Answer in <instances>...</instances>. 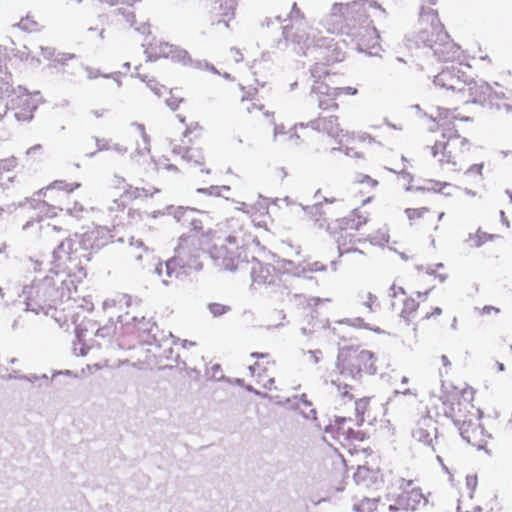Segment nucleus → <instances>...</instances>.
<instances>
[{
    "label": "nucleus",
    "instance_id": "680f3d73",
    "mask_svg": "<svg viewBox=\"0 0 512 512\" xmlns=\"http://www.w3.org/2000/svg\"><path fill=\"white\" fill-rule=\"evenodd\" d=\"M482 169H483V163L473 164L466 170L465 174L469 175V174L475 173L478 175H482Z\"/></svg>",
    "mask_w": 512,
    "mask_h": 512
},
{
    "label": "nucleus",
    "instance_id": "4468645a",
    "mask_svg": "<svg viewBox=\"0 0 512 512\" xmlns=\"http://www.w3.org/2000/svg\"><path fill=\"white\" fill-rule=\"evenodd\" d=\"M412 437L434 448V442L437 440V422L430 415L422 416L412 429Z\"/></svg>",
    "mask_w": 512,
    "mask_h": 512
},
{
    "label": "nucleus",
    "instance_id": "f3484780",
    "mask_svg": "<svg viewBox=\"0 0 512 512\" xmlns=\"http://www.w3.org/2000/svg\"><path fill=\"white\" fill-rule=\"evenodd\" d=\"M310 94L316 96L318 107L323 111H335L339 107L336 102V90H332V87L324 82L316 81L311 87Z\"/></svg>",
    "mask_w": 512,
    "mask_h": 512
},
{
    "label": "nucleus",
    "instance_id": "f704fd0d",
    "mask_svg": "<svg viewBox=\"0 0 512 512\" xmlns=\"http://www.w3.org/2000/svg\"><path fill=\"white\" fill-rule=\"evenodd\" d=\"M184 160L193 165L201 166L204 164L205 158L201 149L189 148L185 152Z\"/></svg>",
    "mask_w": 512,
    "mask_h": 512
},
{
    "label": "nucleus",
    "instance_id": "a18cd8bd",
    "mask_svg": "<svg viewBox=\"0 0 512 512\" xmlns=\"http://www.w3.org/2000/svg\"><path fill=\"white\" fill-rule=\"evenodd\" d=\"M209 311L213 314V316L218 317L230 310L229 306H225L219 303H211L209 304Z\"/></svg>",
    "mask_w": 512,
    "mask_h": 512
},
{
    "label": "nucleus",
    "instance_id": "4d7b16f0",
    "mask_svg": "<svg viewBox=\"0 0 512 512\" xmlns=\"http://www.w3.org/2000/svg\"><path fill=\"white\" fill-rule=\"evenodd\" d=\"M365 306L369 308L370 311H374L373 306L379 307V303L377 301V297L372 293H367V300L364 302Z\"/></svg>",
    "mask_w": 512,
    "mask_h": 512
},
{
    "label": "nucleus",
    "instance_id": "5fc2aeb1",
    "mask_svg": "<svg viewBox=\"0 0 512 512\" xmlns=\"http://www.w3.org/2000/svg\"><path fill=\"white\" fill-rule=\"evenodd\" d=\"M170 94H172V91H170ZM182 101H183V98H179L174 95H170V97L166 99V104L172 110H176Z\"/></svg>",
    "mask_w": 512,
    "mask_h": 512
},
{
    "label": "nucleus",
    "instance_id": "603ef678",
    "mask_svg": "<svg viewBox=\"0 0 512 512\" xmlns=\"http://www.w3.org/2000/svg\"><path fill=\"white\" fill-rule=\"evenodd\" d=\"M358 183H367L371 187H376L378 185V181L372 179L369 175L366 174H358L355 179Z\"/></svg>",
    "mask_w": 512,
    "mask_h": 512
},
{
    "label": "nucleus",
    "instance_id": "a878e982",
    "mask_svg": "<svg viewBox=\"0 0 512 512\" xmlns=\"http://www.w3.org/2000/svg\"><path fill=\"white\" fill-rule=\"evenodd\" d=\"M312 56H314L315 59L319 60V62L314 63L309 70L311 78L314 79V84H316V81L321 82L320 80L322 78L329 75L327 65L330 62H328L326 59L321 58L323 54H320V52H314Z\"/></svg>",
    "mask_w": 512,
    "mask_h": 512
},
{
    "label": "nucleus",
    "instance_id": "bb28decb",
    "mask_svg": "<svg viewBox=\"0 0 512 512\" xmlns=\"http://www.w3.org/2000/svg\"><path fill=\"white\" fill-rule=\"evenodd\" d=\"M287 301L296 307H311L317 306L323 301H329L328 299H321L319 297H307L303 294L287 292Z\"/></svg>",
    "mask_w": 512,
    "mask_h": 512
},
{
    "label": "nucleus",
    "instance_id": "473e14b6",
    "mask_svg": "<svg viewBox=\"0 0 512 512\" xmlns=\"http://www.w3.org/2000/svg\"><path fill=\"white\" fill-rule=\"evenodd\" d=\"M495 237H496V235L488 234L479 229L476 232V234H469L466 242H470L471 243L470 246H472V247H480L487 241L493 240Z\"/></svg>",
    "mask_w": 512,
    "mask_h": 512
},
{
    "label": "nucleus",
    "instance_id": "c756f323",
    "mask_svg": "<svg viewBox=\"0 0 512 512\" xmlns=\"http://www.w3.org/2000/svg\"><path fill=\"white\" fill-rule=\"evenodd\" d=\"M296 408L300 411L302 416L308 420L316 421V410L313 408L312 403L307 399L306 394H302L299 397H296Z\"/></svg>",
    "mask_w": 512,
    "mask_h": 512
},
{
    "label": "nucleus",
    "instance_id": "0e129e2a",
    "mask_svg": "<svg viewBox=\"0 0 512 512\" xmlns=\"http://www.w3.org/2000/svg\"><path fill=\"white\" fill-rule=\"evenodd\" d=\"M41 54L46 59H51L55 55V49L51 47H40Z\"/></svg>",
    "mask_w": 512,
    "mask_h": 512
},
{
    "label": "nucleus",
    "instance_id": "c85d7f7f",
    "mask_svg": "<svg viewBox=\"0 0 512 512\" xmlns=\"http://www.w3.org/2000/svg\"><path fill=\"white\" fill-rule=\"evenodd\" d=\"M25 203H29L31 208L37 210L40 214L44 216H53L56 215V209L61 207H57L54 204H49L46 201L36 199V198H26Z\"/></svg>",
    "mask_w": 512,
    "mask_h": 512
},
{
    "label": "nucleus",
    "instance_id": "dca6fc26",
    "mask_svg": "<svg viewBox=\"0 0 512 512\" xmlns=\"http://www.w3.org/2000/svg\"><path fill=\"white\" fill-rule=\"evenodd\" d=\"M465 91L468 92L470 101L484 105L487 101L492 99H501L504 93H497L493 91L492 87L485 81H471L467 83Z\"/></svg>",
    "mask_w": 512,
    "mask_h": 512
},
{
    "label": "nucleus",
    "instance_id": "4c0bfd02",
    "mask_svg": "<svg viewBox=\"0 0 512 512\" xmlns=\"http://www.w3.org/2000/svg\"><path fill=\"white\" fill-rule=\"evenodd\" d=\"M378 500L373 498H363L359 503L354 504V510L357 512H375Z\"/></svg>",
    "mask_w": 512,
    "mask_h": 512
},
{
    "label": "nucleus",
    "instance_id": "e433bc0d",
    "mask_svg": "<svg viewBox=\"0 0 512 512\" xmlns=\"http://www.w3.org/2000/svg\"><path fill=\"white\" fill-rule=\"evenodd\" d=\"M137 130L139 131L141 137H142V140H143V147H140L138 146L136 148V151L139 155H145L146 153H149L150 152V137L148 136V134L145 132V127L143 124H140V123H134L133 124Z\"/></svg>",
    "mask_w": 512,
    "mask_h": 512
},
{
    "label": "nucleus",
    "instance_id": "423d86ee",
    "mask_svg": "<svg viewBox=\"0 0 512 512\" xmlns=\"http://www.w3.org/2000/svg\"><path fill=\"white\" fill-rule=\"evenodd\" d=\"M230 233L223 242L210 244L206 249L215 265L222 270L235 271L241 263V250L249 243L251 235L237 218L227 221Z\"/></svg>",
    "mask_w": 512,
    "mask_h": 512
},
{
    "label": "nucleus",
    "instance_id": "0eeeda50",
    "mask_svg": "<svg viewBox=\"0 0 512 512\" xmlns=\"http://www.w3.org/2000/svg\"><path fill=\"white\" fill-rule=\"evenodd\" d=\"M282 29L284 40L294 46L293 49L297 54L308 56L314 52H320L323 54L321 58L328 62L343 60L344 54L336 44H333L332 38L319 37L315 39V35H313L312 39L309 33L295 24L285 25Z\"/></svg>",
    "mask_w": 512,
    "mask_h": 512
},
{
    "label": "nucleus",
    "instance_id": "412c9836",
    "mask_svg": "<svg viewBox=\"0 0 512 512\" xmlns=\"http://www.w3.org/2000/svg\"><path fill=\"white\" fill-rule=\"evenodd\" d=\"M426 500L424 495L422 494L420 489L413 488L410 491L402 492L395 504H391L390 506H394L397 510H403L406 512L415 510L421 503L425 504Z\"/></svg>",
    "mask_w": 512,
    "mask_h": 512
},
{
    "label": "nucleus",
    "instance_id": "2f4dec72",
    "mask_svg": "<svg viewBox=\"0 0 512 512\" xmlns=\"http://www.w3.org/2000/svg\"><path fill=\"white\" fill-rule=\"evenodd\" d=\"M418 307L419 303L414 298L405 299L403 302V308L400 313L401 318H403L406 323L409 324L411 322V318L418 310Z\"/></svg>",
    "mask_w": 512,
    "mask_h": 512
},
{
    "label": "nucleus",
    "instance_id": "09e8293b",
    "mask_svg": "<svg viewBox=\"0 0 512 512\" xmlns=\"http://www.w3.org/2000/svg\"><path fill=\"white\" fill-rule=\"evenodd\" d=\"M288 18L292 22H298L303 19V14L301 13L296 3H293Z\"/></svg>",
    "mask_w": 512,
    "mask_h": 512
},
{
    "label": "nucleus",
    "instance_id": "5701e85b",
    "mask_svg": "<svg viewBox=\"0 0 512 512\" xmlns=\"http://www.w3.org/2000/svg\"><path fill=\"white\" fill-rule=\"evenodd\" d=\"M367 221L368 217L366 215H363L358 209H353L348 217L339 220V228L344 231L349 229L359 230Z\"/></svg>",
    "mask_w": 512,
    "mask_h": 512
},
{
    "label": "nucleus",
    "instance_id": "9d476101",
    "mask_svg": "<svg viewBox=\"0 0 512 512\" xmlns=\"http://www.w3.org/2000/svg\"><path fill=\"white\" fill-rule=\"evenodd\" d=\"M119 321L126 326L127 333L133 334L139 342L147 345H160L156 332L158 327L152 318L133 315L129 317V312L125 316H120Z\"/></svg>",
    "mask_w": 512,
    "mask_h": 512
},
{
    "label": "nucleus",
    "instance_id": "c9c22d12",
    "mask_svg": "<svg viewBox=\"0 0 512 512\" xmlns=\"http://www.w3.org/2000/svg\"><path fill=\"white\" fill-rule=\"evenodd\" d=\"M81 324H83V327H85V326L88 327L89 335L93 334V335H95L97 337L105 338V337L110 336L113 333V329L110 326H104V327L96 328L95 329V326H96L95 323H93L90 320L83 321Z\"/></svg>",
    "mask_w": 512,
    "mask_h": 512
},
{
    "label": "nucleus",
    "instance_id": "338daca9",
    "mask_svg": "<svg viewBox=\"0 0 512 512\" xmlns=\"http://www.w3.org/2000/svg\"><path fill=\"white\" fill-rule=\"evenodd\" d=\"M201 129L202 128H201V126L198 123H192L190 126H188L185 129L183 135H184V137H187L188 135H190L194 131H200Z\"/></svg>",
    "mask_w": 512,
    "mask_h": 512
},
{
    "label": "nucleus",
    "instance_id": "20e7f679",
    "mask_svg": "<svg viewBox=\"0 0 512 512\" xmlns=\"http://www.w3.org/2000/svg\"><path fill=\"white\" fill-rule=\"evenodd\" d=\"M419 20L422 28L417 34V41L429 47L438 61H455L460 58V46L450 39L434 9L422 7Z\"/></svg>",
    "mask_w": 512,
    "mask_h": 512
},
{
    "label": "nucleus",
    "instance_id": "7c9ffc66",
    "mask_svg": "<svg viewBox=\"0 0 512 512\" xmlns=\"http://www.w3.org/2000/svg\"><path fill=\"white\" fill-rule=\"evenodd\" d=\"M78 187H80L79 183H67L66 181H63V180H57V181H54L52 184H50L47 188L39 190L36 194L38 196H40L42 194L44 196H46L47 192L54 190V189H57L59 191H66V192L70 193V192H73Z\"/></svg>",
    "mask_w": 512,
    "mask_h": 512
},
{
    "label": "nucleus",
    "instance_id": "6e6552de",
    "mask_svg": "<svg viewBox=\"0 0 512 512\" xmlns=\"http://www.w3.org/2000/svg\"><path fill=\"white\" fill-rule=\"evenodd\" d=\"M375 363L376 357L371 351L345 346L339 350L335 366L342 377L359 383L364 374L377 373Z\"/></svg>",
    "mask_w": 512,
    "mask_h": 512
},
{
    "label": "nucleus",
    "instance_id": "49530a36",
    "mask_svg": "<svg viewBox=\"0 0 512 512\" xmlns=\"http://www.w3.org/2000/svg\"><path fill=\"white\" fill-rule=\"evenodd\" d=\"M426 212H428V209L425 207L418 209L407 208L405 210V213L410 220L421 218Z\"/></svg>",
    "mask_w": 512,
    "mask_h": 512
},
{
    "label": "nucleus",
    "instance_id": "c03bdc74",
    "mask_svg": "<svg viewBox=\"0 0 512 512\" xmlns=\"http://www.w3.org/2000/svg\"><path fill=\"white\" fill-rule=\"evenodd\" d=\"M97 149L94 152L87 153L86 156L93 157L97 152L104 151V150H110L111 144L110 140L105 138H95Z\"/></svg>",
    "mask_w": 512,
    "mask_h": 512
},
{
    "label": "nucleus",
    "instance_id": "de8ad7c7",
    "mask_svg": "<svg viewBox=\"0 0 512 512\" xmlns=\"http://www.w3.org/2000/svg\"><path fill=\"white\" fill-rule=\"evenodd\" d=\"M427 184L428 186L424 187L423 189L434 192H441L444 187L449 185L448 183L434 180H429Z\"/></svg>",
    "mask_w": 512,
    "mask_h": 512
},
{
    "label": "nucleus",
    "instance_id": "a211bd4d",
    "mask_svg": "<svg viewBox=\"0 0 512 512\" xmlns=\"http://www.w3.org/2000/svg\"><path fill=\"white\" fill-rule=\"evenodd\" d=\"M250 275L253 286L272 285L277 279L274 266L264 264L255 258L251 261Z\"/></svg>",
    "mask_w": 512,
    "mask_h": 512
},
{
    "label": "nucleus",
    "instance_id": "e2e57ef3",
    "mask_svg": "<svg viewBox=\"0 0 512 512\" xmlns=\"http://www.w3.org/2000/svg\"><path fill=\"white\" fill-rule=\"evenodd\" d=\"M75 58L74 54L70 53H61L58 54L57 58L55 59L56 62L60 64H65L68 60Z\"/></svg>",
    "mask_w": 512,
    "mask_h": 512
},
{
    "label": "nucleus",
    "instance_id": "6e6d98bb",
    "mask_svg": "<svg viewBox=\"0 0 512 512\" xmlns=\"http://www.w3.org/2000/svg\"><path fill=\"white\" fill-rule=\"evenodd\" d=\"M198 193H203L207 195L219 196L220 195V187L219 186H210L209 188H198L196 190Z\"/></svg>",
    "mask_w": 512,
    "mask_h": 512
},
{
    "label": "nucleus",
    "instance_id": "69168bd1",
    "mask_svg": "<svg viewBox=\"0 0 512 512\" xmlns=\"http://www.w3.org/2000/svg\"><path fill=\"white\" fill-rule=\"evenodd\" d=\"M308 354L310 355V358L313 363L317 364L320 361V357L322 355L321 350H309Z\"/></svg>",
    "mask_w": 512,
    "mask_h": 512
},
{
    "label": "nucleus",
    "instance_id": "393cba45",
    "mask_svg": "<svg viewBox=\"0 0 512 512\" xmlns=\"http://www.w3.org/2000/svg\"><path fill=\"white\" fill-rule=\"evenodd\" d=\"M89 336V329L87 326L83 327V324H80L76 328V338L77 342L74 343V353L76 355L85 356L88 351L91 349V346L87 343V338Z\"/></svg>",
    "mask_w": 512,
    "mask_h": 512
},
{
    "label": "nucleus",
    "instance_id": "ddd939ff",
    "mask_svg": "<svg viewBox=\"0 0 512 512\" xmlns=\"http://www.w3.org/2000/svg\"><path fill=\"white\" fill-rule=\"evenodd\" d=\"M454 423L463 440L476 447L478 450L485 449L487 446V440L484 428L479 423H474L472 421H460L459 419H455Z\"/></svg>",
    "mask_w": 512,
    "mask_h": 512
},
{
    "label": "nucleus",
    "instance_id": "3c124183",
    "mask_svg": "<svg viewBox=\"0 0 512 512\" xmlns=\"http://www.w3.org/2000/svg\"><path fill=\"white\" fill-rule=\"evenodd\" d=\"M389 236L385 233H378L376 236H371L369 241L374 245H384L388 242Z\"/></svg>",
    "mask_w": 512,
    "mask_h": 512
},
{
    "label": "nucleus",
    "instance_id": "7ed1b4c3",
    "mask_svg": "<svg viewBox=\"0 0 512 512\" xmlns=\"http://www.w3.org/2000/svg\"><path fill=\"white\" fill-rule=\"evenodd\" d=\"M27 310L35 314L50 315L56 321L57 305L71 298V291L64 279H59L57 272L42 279H35L23 289Z\"/></svg>",
    "mask_w": 512,
    "mask_h": 512
},
{
    "label": "nucleus",
    "instance_id": "864d4df0",
    "mask_svg": "<svg viewBox=\"0 0 512 512\" xmlns=\"http://www.w3.org/2000/svg\"><path fill=\"white\" fill-rule=\"evenodd\" d=\"M332 90H336L337 98L341 94H346V95H355V94H357V89L354 88V87H350V86H347V87H335V88L332 87Z\"/></svg>",
    "mask_w": 512,
    "mask_h": 512
},
{
    "label": "nucleus",
    "instance_id": "1a4fd4ad",
    "mask_svg": "<svg viewBox=\"0 0 512 512\" xmlns=\"http://www.w3.org/2000/svg\"><path fill=\"white\" fill-rule=\"evenodd\" d=\"M469 141L465 137H461L454 127L445 128L442 132V140L436 141L431 147V153L438 158L441 165L451 164L456 166V158L458 154L468 149Z\"/></svg>",
    "mask_w": 512,
    "mask_h": 512
},
{
    "label": "nucleus",
    "instance_id": "774afa93",
    "mask_svg": "<svg viewBox=\"0 0 512 512\" xmlns=\"http://www.w3.org/2000/svg\"><path fill=\"white\" fill-rule=\"evenodd\" d=\"M466 484L470 490H474L477 485V477L473 475H468L466 477Z\"/></svg>",
    "mask_w": 512,
    "mask_h": 512
},
{
    "label": "nucleus",
    "instance_id": "052dcab7",
    "mask_svg": "<svg viewBox=\"0 0 512 512\" xmlns=\"http://www.w3.org/2000/svg\"><path fill=\"white\" fill-rule=\"evenodd\" d=\"M1 169L10 170L12 167L16 165V158L12 157L9 159H4L0 161Z\"/></svg>",
    "mask_w": 512,
    "mask_h": 512
},
{
    "label": "nucleus",
    "instance_id": "aec40b11",
    "mask_svg": "<svg viewBox=\"0 0 512 512\" xmlns=\"http://www.w3.org/2000/svg\"><path fill=\"white\" fill-rule=\"evenodd\" d=\"M307 127L311 129L326 133L332 138H337L342 135L343 130L340 128L337 116L318 117L307 123Z\"/></svg>",
    "mask_w": 512,
    "mask_h": 512
},
{
    "label": "nucleus",
    "instance_id": "bf43d9fd",
    "mask_svg": "<svg viewBox=\"0 0 512 512\" xmlns=\"http://www.w3.org/2000/svg\"><path fill=\"white\" fill-rule=\"evenodd\" d=\"M148 86L158 96H161L162 95L161 90L165 89L164 86L159 85L155 80H149L148 81Z\"/></svg>",
    "mask_w": 512,
    "mask_h": 512
},
{
    "label": "nucleus",
    "instance_id": "4be33fe9",
    "mask_svg": "<svg viewBox=\"0 0 512 512\" xmlns=\"http://www.w3.org/2000/svg\"><path fill=\"white\" fill-rule=\"evenodd\" d=\"M18 111L15 112L14 116L19 122H29L33 119V113L37 106L34 104L32 99L26 95L17 98Z\"/></svg>",
    "mask_w": 512,
    "mask_h": 512
},
{
    "label": "nucleus",
    "instance_id": "39448f33",
    "mask_svg": "<svg viewBox=\"0 0 512 512\" xmlns=\"http://www.w3.org/2000/svg\"><path fill=\"white\" fill-rule=\"evenodd\" d=\"M93 233L69 236L53 250V262L67 274L86 276L85 264L91 260Z\"/></svg>",
    "mask_w": 512,
    "mask_h": 512
},
{
    "label": "nucleus",
    "instance_id": "8fccbe9b",
    "mask_svg": "<svg viewBox=\"0 0 512 512\" xmlns=\"http://www.w3.org/2000/svg\"><path fill=\"white\" fill-rule=\"evenodd\" d=\"M85 211V208L82 204L78 202H74L72 207L67 208V212L73 215L76 218H80L81 214Z\"/></svg>",
    "mask_w": 512,
    "mask_h": 512
},
{
    "label": "nucleus",
    "instance_id": "b1692460",
    "mask_svg": "<svg viewBox=\"0 0 512 512\" xmlns=\"http://www.w3.org/2000/svg\"><path fill=\"white\" fill-rule=\"evenodd\" d=\"M379 479L378 470L371 469L367 466H359L357 471L354 473V480L357 484L364 486H370L375 484Z\"/></svg>",
    "mask_w": 512,
    "mask_h": 512
},
{
    "label": "nucleus",
    "instance_id": "37998d69",
    "mask_svg": "<svg viewBox=\"0 0 512 512\" xmlns=\"http://www.w3.org/2000/svg\"><path fill=\"white\" fill-rule=\"evenodd\" d=\"M320 271H326V266L321 263L320 261H315L312 263H307L306 265H303L301 268L302 274L306 272H320Z\"/></svg>",
    "mask_w": 512,
    "mask_h": 512
},
{
    "label": "nucleus",
    "instance_id": "a19ab883",
    "mask_svg": "<svg viewBox=\"0 0 512 512\" xmlns=\"http://www.w3.org/2000/svg\"><path fill=\"white\" fill-rule=\"evenodd\" d=\"M6 78H9L6 75ZM13 85L8 81V79H4L0 76V99L3 100L4 97H8L13 93Z\"/></svg>",
    "mask_w": 512,
    "mask_h": 512
},
{
    "label": "nucleus",
    "instance_id": "2eb2a0df",
    "mask_svg": "<svg viewBox=\"0 0 512 512\" xmlns=\"http://www.w3.org/2000/svg\"><path fill=\"white\" fill-rule=\"evenodd\" d=\"M353 420L349 417L335 416L333 421H330L324 427V431L330 434L333 438L340 440H360V432L355 431L349 423Z\"/></svg>",
    "mask_w": 512,
    "mask_h": 512
},
{
    "label": "nucleus",
    "instance_id": "f03ea898",
    "mask_svg": "<svg viewBox=\"0 0 512 512\" xmlns=\"http://www.w3.org/2000/svg\"><path fill=\"white\" fill-rule=\"evenodd\" d=\"M327 30L331 33H347L358 38L360 44L373 48L378 43L377 29L371 26L363 0L347 4H334L326 18Z\"/></svg>",
    "mask_w": 512,
    "mask_h": 512
},
{
    "label": "nucleus",
    "instance_id": "72a5a7b5",
    "mask_svg": "<svg viewBox=\"0 0 512 512\" xmlns=\"http://www.w3.org/2000/svg\"><path fill=\"white\" fill-rule=\"evenodd\" d=\"M277 263L279 269L282 270L284 273L292 274L293 276L297 277L302 275V264H295L293 261L287 259H281Z\"/></svg>",
    "mask_w": 512,
    "mask_h": 512
},
{
    "label": "nucleus",
    "instance_id": "f257e3e1",
    "mask_svg": "<svg viewBox=\"0 0 512 512\" xmlns=\"http://www.w3.org/2000/svg\"><path fill=\"white\" fill-rule=\"evenodd\" d=\"M193 214V209L179 208L175 215L178 222L183 220L189 223L190 233L179 238L175 255L165 262L164 267L159 264L155 269L159 276H162L165 270L166 278L162 279L165 285L169 284L170 279L201 270V255L214 239V233L211 230L204 232L202 221L192 217Z\"/></svg>",
    "mask_w": 512,
    "mask_h": 512
},
{
    "label": "nucleus",
    "instance_id": "cd10ccee",
    "mask_svg": "<svg viewBox=\"0 0 512 512\" xmlns=\"http://www.w3.org/2000/svg\"><path fill=\"white\" fill-rule=\"evenodd\" d=\"M360 241H361L360 239H356L355 235H353L351 233H347V232L341 233L337 238L339 254L343 255L345 253H350V252L362 253V251H360L359 249L350 246V245L355 244L356 242H360Z\"/></svg>",
    "mask_w": 512,
    "mask_h": 512
},
{
    "label": "nucleus",
    "instance_id": "79ce46f5",
    "mask_svg": "<svg viewBox=\"0 0 512 512\" xmlns=\"http://www.w3.org/2000/svg\"><path fill=\"white\" fill-rule=\"evenodd\" d=\"M17 26L24 31L33 32L37 30L38 24L36 21L27 16L25 18H22L20 22L17 24Z\"/></svg>",
    "mask_w": 512,
    "mask_h": 512
},
{
    "label": "nucleus",
    "instance_id": "6ab92c4d",
    "mask_svg": "<svg viewBox=\"0 0 512 512\" xmlns=\"http://www.w3.org/2000/svg\"><path fill=\"white\" fill-rule=\"evenodd\" d=\"M237 0H214L209 13L211 14V23H224L228 27V21L234 17V10Z\"/></svg>",
    "mask_w": 512,
    "mask_h": 512
},
{
    "label": "nucleus",
    "instance_id": "13d9d810",
    "mask_svg": "<svg viewBox=\"0 0 512 512\" xmlns=\"http://www.w3.org/2000/svg\"><path fill=\"white\" fill-rule=\"evenodd\" d=\"M42 145L40 144H36L32 147H30L27 151H26V156L27 157H36L37 155H40L41 152H42Z\"/></svg>",
    "mask_w": 512,
    "mask_h": 512
},
{
    "label": "nucleus",
    "instance_id": "f8f14e48",
    "mask_svg": "<svg viewBox=\"0 0 512 512\" xmlns=\"http://www.w3.org/2000/svg\"><path fill=\"white\" fill-rule=\"evenodd\" d=\"M464 76L465 74L455 67L447 68L434 76L433 83L441 89L464 93L467 85Z\"/></svg>",
    "mask_w": 512,
    "mask_h": 512
},
{
    "label": "nucleus",
    "instance_id": "ea45409f",
    "mask_svg": "<svg viewBox=\"0 0 512 512\" xmlns=\"http://www.w3.org/2000/svg\"><path fill=\"white\" fill-rule=\"evenodd\" d=\"M331 383L336 386L338 393L343 399L352 400L353 395L350 393L353 390V385L342 383L339 379L332 380Z\"/></svg>",
    "mask_w": 512,
    "mask_h": 512
},
{
    "label": "nucleus",
    "instance_id": "9b49d317",
    "mask_svg": "<svg viewBox=\"0 0 512 512\" xmlns=\"http://www.w3.org/2000/svg\"><path fill=\"white\" fill-rule=\"evenodd\" d=\"M145 53L150 61L164 57L171 58L173 61L180 62L183 65L192 64V59L186 50L166 42H161L155 46L150 43Z\"/></svg>",
    "mask_w": 512,
    "mask_h": 512
},
{
    "label": "nucleus",
    "instance_id": "58836bf2",
    "mask_svg": "<svg viewBox=\"0 0 512 512\" xmlns=\"http://www.w3.org/2000/svg\"><path fill=\"white\" fill-rule=\"evenodd\" d=\"M369 401L366 398H361L355 401V413L357 425L360 426L364 422V414L368 409Z\"/></svg>",
    "mask_w": 512,
    "mask_h": 512
}]
</instances>
